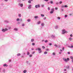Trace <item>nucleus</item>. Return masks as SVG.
<instances>
[{"instance_id":"nucleus-44","label":"nucleus","mask_w":73,"mask_h":73,"mask_svg":"<svg viewBox=\"0 0 73 73\" xmlns=\"http://www.w3.org/2000/svg\"><path fill=\"white\" fill-rule=\"evenodd\" d=\"M42 48H43V49H45V46H42Z\"/></svg>"},{"instance_id":"nucleus-37","label":"nucleus","mask_w":73,"mask_h":73,"mask_svg":"<svg viewBox=\"0 0 73 73\" xmlns=\"http://www.w3.org/2000/svg\"><path fill=\"white\" fill-rule=\"evenodd\" d=\"M57 19H58V20H60V19H61V18H60V17H58L57 18Z\"/></svg>"},{"instance_id":"nucleus-45","label":"nucleus","mask_w":73,"mask_h":73,"mask_svg":"<svg viewBox=\"0 0 73 73\" xmlns=\"http://www.w3.org/2000/svg\"><path fill=\"white\" fill-rule=\"evenodd\" d=\"M25 26V25L24 24H22V27H24V26Z\"/></svg>"},{"instance_id":"nucleus-20","label":"nucleus","mask_w":73,"mask_h":73,"mask_svg":"<svg viewBox=\"0 0 73 73\" xmlns=\"http://www.w3.org/2000/svg\"><path fill=\"white\" fill-rule=\"evenodd\" d=\"M27 72V70H25L24 71H23V72L24 73H25Z\"/></svg>"},{"instance_id":"nucleus-50","label":"nucleus","mask_w":73,"mask_h":73,"mask_svg":"<svg viewBox=\"0 0 73 73\" xmlns=\"http://www.w3.org/2000/svg\"><path fill=\"white\" fill-rule=\"evenodd\" d=\"M59 52V54H61V52Z\"/></svg>"},{"instance_id":"nucleus-11","label":"nucleus","mask_w":73,"mask_h":73,"mask_svg":"<svg viewBox=\"0 0 73 73\" xmlns=\"http://www.w3.org/2000/svg\"><path fill=\"white\" fill-rule=\"evenodd\" d=\"M45 25V24H44V23H41V26L42 27H44Z\"/></svg>"},{"instance_id":"nucleus-15","label":"nucleus","mask_w":73,"mask_h":73,"mask_svg":"<svg viewBox=\"0 0 73 73\" xmlns=\"http://www.w3.org/2000/svg\"><path fill=\"white\" fill-rule=\"evenodd\" d=\"M37 24H41V21H38L37 22Z\"/></svg>"},{"instance_id":"nucleus-27","label":"nucleus","mask_w":73,"mask_h":73,"mask_svg":"<svg viewBox=\"0 0 73 73\" xmlns=\"http://www.w3.org/2000/svg\"><path fill=\"white\" fill-rule=\"evenodd\" d=\"M47 52L46 51H45L44 52V54H47Z\"/></svg>"},{"instance_id":"nucleus-57","label":"nucleus","mask_w":73,"mask_h":73,"mask_svg":"<svg viewBox=\"0 0 73 73\" xmlns=\"http://www.w3.org/2000/svg\"><path fill=\"white\" fill-rule=\"evenodd\" d=\"M62 2L61 1H60V2H59V4H62Z\"/></svg>"},{"instance_id":"nucleus-4","label":"nucleus","mask_w":73,"mask_h":73,"mask_svg":"<svg viewBox=\"0 0 73 73\" xmlns=\"http://www.w3.org/2000/svg\"><path fill=\"white\" fill-rule=\"evenodd\" d=\"M38 50L39 53H41L42 52L41 49L40 48H38Z\"/></svg>"},{"instance_id":"nucleus-16","label":"nucleus","mask_w":73,"mask_h":73,"mask_svg":"<svg viewBox=\"0 0 73 73\" xmlns=\"http://www.w3.org/2000/svg\"><path fill=\"white\" fill-rule=\"evenodd\" d=\"M68 46L69 48H73V46Z\"/></svg>"},{"instance_id":"nucleus-54","label":"nucleus","mask_w":73,"mask_h":73,"mask_svg":"<svg viewBox=\"0 0 73 73\" xmlns=\"http://www.w3.org/2000/svg\"><path fill=\"white\" fill-rule=\"evenodd\" d=\"M46 51H49V49L47 48V49H46Z\"/></svg>"},{"instance_id":"nucleus-13","label":"nucleus","mask_w":73,"mask_h":73,"mask_svg":"<svg viewBox=\"0 0 73 73\" xmlns=\"http://www.w3.org/2000/svg\"><path fill=\"white\" fill-rule=\"evenodd\" d=\"M34 18L36 19H38V16H35L34 17Z\"/></svg>"},{"instance_id":"nucleus-19","label":"nucleus","mask_w":73,"mask_h":73,"mask_svg":"<svg viewBox=\"0 0 73 73\" xmlns=\"http://www.w3.org/2000/svg\"><path fill=\"white\" fill-rule=\"evenodd\" d=\"M18 16L19 17H21V15L20 14H18Z\"/></svg>"},{"instance_id":"nucleus-1","label":"nucleus","mask_w":73,"mask_h":73,"mask_svg":"<svg viewBox=\"0 0 73 73\" xmlns=\"http://www.w3.org/2000/svg\"><path fill=\"white\" fill-rule=\"evenodd\" d=\"M68 33V32L67 31H65V29H63L62 30V35H64V34H65V33Z\"/></svg>"},{"instance_id":"nucleus-32","label":"nucleus","mask_w":73,"mask_h":73,"mask_svg":"<svg viewBox=\"0 0 73 73\" xmlns=\"http://www.w3.org/2000/svg\"><path fill=\"white\" fill-rule=\"evenodd\" d=\"M41 16L42 17H44V15H43V14H41Z\"/></svg>"},{"instance_id":"nucleus-60","label":"nucleus","mask_w":73,"mask_h":73,"mask_svg":"<svg viewBox=\"0 0 73 73\" xmlns=\"http://www.w3.org/2000/svg\"><path fill=\"white\" fill-rule=\"evenodd\" d=\"M3 71L4 72V73H5V69L3 70Z\"/></svg>"},{"instance_id":"nucleus-63","label":"nucleus","mask_w":73,"mask_h":73,"mask_svg":"<svg viewBox=\"0 0 73 73\" xmlns=\"http://www.w3.org/2000/svg\"><path fill=\"white\" fill-rule=\"evenodd\" d=\"M60 51H61V52H63L62 50H60Z\"/></svg>"},{"instance_id":"nucleus-61","label":"nucleus","mask_w":73,"mask_h":73,"mask_svg":"<svg viewBox=\"0 0 73 73\" xmlns=\"http://www.w3.org/2000/svg\"><path fill=\"white\" fill-rule=\"evenodd\" d=\"M61 7H62V8H64V6H61Z\"/></svg>"},{"instance_id":"nucleus-39","label":"nucleus","mask_w":73,"mask_h":73,"mask_svg":"<svg viewBox=\"0 0 73 73\" xmlns=\"http://www.w3.org/2000/svg\"><path fill=\"white\" fill-rule=\"evenodd\" d=\"M29 57H32V54L30 55Z\"/></svg>"},{"instance_id":"nucleus-33","label":"nucleus","mask_w":73,"mask_h":73,"mask_svg":"<svg viewBox=\"0 0 73 73\" xmlns=\"http://www.w3.org/2000/svg\"><path fill=\"white\" fill-rule=\"evenodd\" d=\"M67 61H69V58H67L66 59Z\"/></svg>"},{"instance_id":"nucleus-49","label":"nucleus","mask_w":73,"mask_h":73,"mask_svg":"<svg viewBox=\"0 0 73 73\" xmlns=\"http://www.w3.org/2000/svg\"><path fill=\"white\" fill-rule=\"evenodd\" d=\"M48 45H49L50 46L52 45V43H50Z\"/></svg>"},{"instance_id":"nucleus-35","label":"nucleus","mask_w":73,"mask_h":73,"mask_svg":"<svg viewBox=\"0 0 73 73\" xmlns=\"http://www.w3.org/2000/svg\"><path fill=\"white\" fill-rule=\"evenodd\" d=\"M28 3H31V0H29V1H28Z\"/></svg>"},{"instance_id":"nucleus-28","label":"nucleus","mask_w":73,"mask_h":73,"mask_svg":"<svg viewBox=\"0 0 73 73\" xmlns=\"http://www.w3.org/2000/svg\"><path fill=\"white\" fill-rule=\"evenodd\" d=\"M28 22H30L31 21V19H29L27 20Z\"/></svg>"},{"instance_id":"nucleus-38","label":"nucleus","mask_w":73,"mask_h":73,"mask_svg":"<svg viewBox=\"0 0 73 73\" xmlns=\"http://www.w3.org/2000/svg\"><path fill=\"white\" fill-rule=\"evenodd\" d=\"M44 42H45L46 43V42H48V40H46L44 41Z\"/></svg>"},{"instance_id":"nucleus-58","label":"nucleus","mask_w":73,"mask_h":73,"mask_svg":"<svg viewBox=\"0 0 73 73\" xmlns=\"http://www.w3.org/2000/svg\"><path fill=\"white\" fill-rule=\"evenodd\" d=\"M46 19V17H44L43 18V19H44V20H45V19Z\"/></svg>"},{"instance_id":"nucleus-64","label":"nucleus","mask_w":73,"mask_h":73,"mask_svg":"<svg viewBox=\"0 0 73 73\" xmlns=\"http://www.w3.org/2000/svg\"><path fill=\"white\" fill-rule=\"evenodd\" d=\"M72 62L73 63V59H72Z\"/></svg>"},{"instance_id":"nucleus-31","label":"nucleus","mask_w":73,"mask_h":73,"mask_svg":"<svg viewBox=\"0 0 73 73\" xmlns=\"http://www.w3.org/2000/svg\"><path fill=\"white\" fill-rule=\"evenodd\" d=\"M19 20H20V19H19V18H17V21H19Z\"/></svg>"},{"instance_id":"nucleus-48","label":"nucleus","mask_w":73,"mask_h":73,"mask_svg":"<svg viewBox=\"0 0 73 73\" xmlns=\"http://www.w3.org/2000/svg\"><path fill=\"white\" fill-rule=\"evenodd\" d=\"M70 37H73V35H72V34H71L70 35Z\"/></svg>"},{"instance_id":"nucleus-36","label":"nucleus","mask_w":73,"mask_h":73,"mask_svg":"<svg viewBox=\"0 0 73 73\" xmlns=\"http://www.w3.org/2000/svg\"><path fill=\"white\" fill-rule=\"evenodd\" d=\"M54 46H55V47H57V45L56 44H54Z\"/></svg>"},{"instance_id":"nucleus-6","label":"nucleus","mask_w":73,"mask_h":73,"mask_svg":"<svg viewBox=\"0 0 73 73\" xmlns=\"http://www.w3.org/2000/svg\"><path fill=\"white\" fill-rule=\"evenodd\" d=\"M52 11L50 12V14H52V13H53V12H54V9H51Z\"/></svg>"},{"instance_id":"nucleus-9","label":"nucleus","mask_w":73,"mask_h":73,"mask_svg":"<svg viewBox=\"0 0 73 73\" xmlns=\"http://www.w3.org/2000/svg\"><path fill=\"white\" fill-rule=\"evenodd\" d=\"M8 65H7V64H4L3 65V66L4 67H7V66H8Z\"/></svg>"},{"instance_id":"nucleus-30","label":"nucleus","mask_w":73,"mask_h":73,"mask_svg":"<svg viewBox=\"0 0 73 73\" xmlns=\"http://www.w3.org/2000/svg\"><path fill=\"white\" fill-rule=\"evenodd\" d=\"M70 58H71V59H72V60H73V57L72 56H70Z\"/></svg>"},{"instance_id":"nucleus-2","label":"nucleus","mask_w":73,"mask_h":73,"mask_svg":"<svg viewBox=\"0 0 73 73\" xmlns=\"http://www.w3.org/2000/svg\"><path fill=\"white\" fill-rule=\"evenodd\" d=\"M8 30V29H3L2 30V32H6V31H7Z\"/></svg>"},{"instance_id":"nucleus-59","label":"nucleus","mask_w":73,"mask_h":73,"mask_svg":"<svg viewBox=\"0 0 73 73\" xmlns=\"http://www.w3.org/2000/svg\"><path fill=\"white\" fill-rule=\"evenodd\" d=\"M70 54V52H68V54Z\"/></svg>"},{"instance_id":"nucleus-21","label":"nucleus","mask_w":73,"mask_h":73,"mask_svg":"<svg viewBox=\"0 0 73 73\" xmlns=\"http://www.w3.org/2000/svg\"><path fill=\"white\" fill-rule=\"evenodd\" d=\"M21 55V54L20 53H18L17 54V55L18 56H20Z\"/></svg>"},{"instance_id":"nucleus-51","label":"nucleus","mask_w":73,"mask_h":73,"mask_svg":"<svg viewBox=\"0 0 73 73\" xmlns=\"http://www.w3.org/2000/svg\"><path fill=\"white\" fill-rule=\"evenodd\" d=\"M36 50H38V48H36L35 49Z\"/></svg>"},{"instance_id":"nucleus-18","label":"nucleus","mask_w":73,"mask_h":73,"mask_svg":"<svg viewBox=\"0 0 73 73\" xmlns=\"http://www.w3.org/2000/svg\"><path fill=\"white\" fill-rule=\"evenodd\" d=\"M4 22L6 23H8V21L5 20L4 21Z\"/></svg>"},{"instance_id":"nucleus-29","label":"nucleus","mask_w":73,"mask_h":73,"mask_svg":"<svg viewBox=\"0 0 73 73\" xmlns=\"http://www.w3.org/2000/svg\"><path fill=\"white\" fill-rule=\"evenodd\" d=\"M50 4H53V2L52 1H51L50 2Z\"/></svg>"},{"instance_id":"nucleus-17","label":"nucleus","mask_w":73,"mask_h":73,"mask_svg":"<svg viewBox=\"0 0 73 73\" xmlns=\"http://www.w3.org/2000/svg\"><path fill=\"white\" fill-rule=\"evenodd\" d=\"M35 41L34 39H32L31 40V42H33Z\"/></svg>"},{"instance_id":"nucleus-34","label":"nucleus","mask_w":73,"mask_h":73,"mask_svg":"<svg viewBox=\"0 0 73 73\" xmlns=\"http://www.w3.org/2000/svg\"><path fill=\"white\" fill-rule=\"evenodd\" d=\"M64 7H65V8H67V7H68V5H65L64 6Z\"/></svg>"},{"instance_id":"nucleus-62","label":"nucleus","mask_w":73,"mask_h":73,"mask_svg":"<svg viewBox=\"0 0 73 73\" xmlns=\"http://www.w3.org/2000/svg\"><path fill=\"white\" fill-rule=\"evenodd\" d=\"M44 39H43V40H42V42H44Z\"/></svg>"},{"instance_id":"nucleus-41","label":"nucleus","mask_w":73,"mask_h":73,"mask_svg":"<svg viewBox=\"0 0 73 73\" xmlns=\"http://www.w3.org/2000/svg\"><path fill=\"white\" fill-rule=\"evenodd\" d=\"M32 45H33V46L35 45V44L34 43H32Z\"/></svg>"},{"instance_id":"nucleus-3","label":"nucleus","mask_w":73,"mask_h":73,"mask_svg":"<svg viewBox=\"0 0 73 73\" xmlns=\"http://www.w3.org/2000/svg\"><path fill=\"white\" fill-rule=\"evenodd\" d=\"M38 8L40 7V6L39 4H38L37 5H36L35 6V8H38Z\"/></svg>"},{"instance_id":"nucleus-43","label":"nucleus","mask_w":73,"mask_h":73,"mask_svg":"<svg viewBox=\"0 0 73 73\" xmlns=\"http://www.w3.org/2000/svg\"><path fill=\"white\" fill-rule=\"evenodd\" d=\"M44 1H46V2H48V0H43Z\"/></svg>"},{"instance_id":"nucleus-25","label":"nucleus","mask_w":73,"mask_h":73,"mask_svg":"<svg viewBox=\"0 0 73 73\" xmlns=\"http://www.w3.org/2000/svg\"><path fill=\"white\" fill-rule=\"evenodd\" d=\"M12 66H13V65H9V68H12Z\"/></svg>"},{"instance_id":"nucleus-26","label":"nucleus","mask_w":73,"mask_h":73,"mask_svg":"<svg viewBox=\"0 0 73 73\" xmlns=\"http://www.w3.org/2000/svg\"><path fill=\"white\" fill-rule=\"evenodd\" d=\"M30 54V53L28 51L27 52V55H29Z\"/></svg>"},{"instance_id":"nucleus-55","label":"nucleus","mask_w":73,"mask_h":73,"mask_svg":"<svg viewBox=\"0 0 73 73\" xmlns=\"http://www.w3.org/2000/svg\"><path fill=\"white\" fill-rule=\"evenodd\" d=\"M41 7H44V5H41Z\"/></svg>"},{"instance_id":"nucleus-52","label":"nucleus","mask_w":73,"mask_h":73,"mask_svg":"<svg viewBox=\"0 0 73 73\" xmlns=\"http://www.w3.org/2000/svg\"><path fill=\"white\" fill-rule=\"evenodd\" d=\"M62 50H63V51H64V47H63L62 48Z\"/></svg>"},{"instance_id":"nucleus-53","label":"nucleus","mask_w":73,"mask_h":73,"mask_svg":"<svg viewBox=\"0 0 73 73\" xmlns=\"http://www.w3.org/2000/svg\"><path fill=\"white\" fill-rule=\"evenodd\" d=\"M55 9L56 10H57V9H58V8H57V7H56V8H55Z\"/></svg>"},{"instance_id":"nucleus-40","label":"nucleus","mask_w":73,"mask_h":73,"mask_svg":"<svg viewBox=\"0 0 73 73\" xmlns=\"http://www.w3.org/2000/svg\"><path fill=\"white\" fill-rule=\"evenodd\" d=\"M66 18L67 17H68V15H65L64 16Z\"/></svg>"},{"instance_id":"nucleus-56","label":"nucleus","mask_w":73,"mask_h":73,"mask_svg":"<svg viewBox=\"0 0 73 73\" xmlns=\"http://www.w3.org/2000/svg\"><path fill=\"white\" fill-rule=\"evenodd\" d=\"M52 54H53V55H55V53L53 52V53H52Z\"/></svg>"},{"instance_id":"nucleus-14","label":"nucleus","mask_w":73,"mask_h":73,"mask_svg":"<svg viewBox=\"0 0 73 73\" xmlns=\"http://www.w3.org/2000/svg\"><path fill=\"white\" fill-rule=\"evenodd\" d=\"M51 37H52V38H54V37H55V35H51Z\"/></svg>"},{"instance_id":"nucleus-8","label":"nucleus","mask_w":73,"mask_h":73,"mask_svg":"<svg viewBox=\"0 0 73 73\" xmlns=\"http://www.w3.org/2000/svg\"><path fill=\"white\" fill-rule=\"evenodd\" d=\"M66 68L67 69H70V66L68 65L66 67Z\"/></svg>"},{"instance_id":"nucleus-46","label":"nucleus","mask_w":73,"mask_h":73,"mask_svg":"<svg viewBox=\"0 0 73 73\" xmlns=\"http://www.w3.org/2000/svg\"><path fill=\"white\" fill-rule=\"evenodd\" d=\"M59 4V2H57L56 3V5H58Z\"/></svg>"},{"instance_id":"nucleus-42","label":"nucleus","mask_w":73,"mask_h":73,"mask_svg":"<svg viewBox=\"0 0 73 73\" xmlns=\"http://www.w3.org/2000/svg\"><path fill=\"white\" fill-rule=\"evenodd\" d=\"M35 53V51H34L33 52H32V54H33L34 53Z\"/></svg>"},{"instance_id":"nucleus-12","label":"nucleus","mask_w":73,"mask_h":73,"mask_svg":"<svg viewBox=\"0 0 73 73\" xmlns=\"http://www.w3.org/2000/svg\"><path fill=\"white\" fill-rule=\"evenodd\" d=\"M14 31H18V29L17 28H15L14 29Z\"/></svg>"},{"instance_id":"nucleus-22","label":"nucleus","mask_w":73,"mask_h":73,"mask_svg":"<svg viewBox=\"0 0 73 73\" xmlns=\"http://www.w3.org/2000/svg\"><path fill=\"white\" fill-rule=\"evenodd\" d=\"M27 64H29V65H30V64H31L30 63H29V62L28 61H27Z\"/></svg>"},{"instance_id":"nucleus-47","label":"nucleus","mask_w":73,"mask_h":73,"mask_svg":"<svg viewBox=\"0 0 73 73\" xmlns=\"http://www.w3.org/2000/svg\"><path fill=\"white\" fill-rule=\"evenodd\" d=\"M48 11H49V10H50V7H48Z\"/></svg>"},{"instance_id":"nucleus-7","label":"nucleus","mask_w":73,"mask_h":73,"mask_svg":"<svg viewBox=\"0 0 73 73\" xmlns=\"http://www.w3.org/2000/svg\"><path fill=\"white\" fill-rule=\"evenodd\" d=\"M63 60L64 61H65V62H68V61L66 60V59L65 58H63Z\"/></svg>"},{"instance_id":"nucleus-5","label":"nucleus","mask_w":73,"mask_h":73,"mask_svg":"<svg viewBox=\"0 0 73 73\" xmlns=\"http://www.w3.org/2000/svg\"><path fill=\"white\" fill-rule=\"evenodd\" d=\"M18 5L19 6H20L21 7H23V4L19 3L18 4Z\"/></svg>"},{"instance_id":"nucleus-10","label":"nucleus","mask_w":73,"mask_h":73,"mask_svg":"<svg viewBox=\"0 0 73 73\" xmlns=\"http://www.w3.org/2000/svg\"><path fill=\"white\" fill-rule=\"evenodd\" d=\"M31 6H32L31 5H29L28 8L29 9H31L32 8V7H31Z\"/></svg>"},{"instance_id":"nucleus-24","label":"nucleus","mask_w":73,"mask_h":73,"mask_svg":"<svg viewBox=\"0 0 73 73\" xmlns=\"http://www.w3.org/2000/svg\"><path fill=\"white\" fill-rule=\"evenodd\" d=\"M69 40H70V41H72V38H71V37H70V38H69Z\"/></svg>"},{"instance_id":"nucleus-23","label":"nucleus","mask_w":73,"mask_h":73,"mask_svg":"<svg viewBox=\"0 0 73 73\" xmlns=\"http://www.w3.org/2000/svg\"><path fill=\"white\" fill-rule=\"evenodd\" d=\"M58 26H55V29H58Z\"/></svg>"}]
</instances>
